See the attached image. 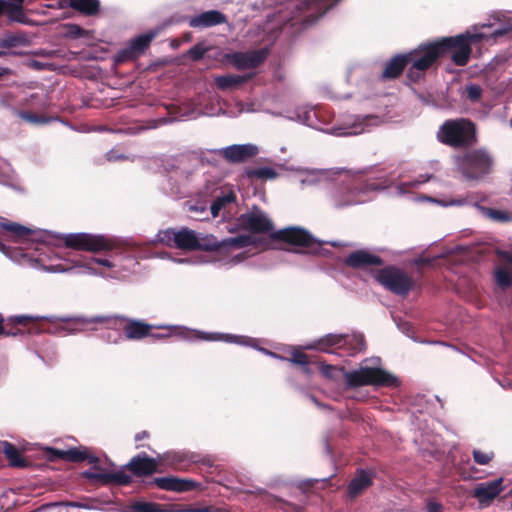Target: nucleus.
Listing matches in <instances>:
<instances>
[{
    "mask_svg": "<svg viewBox=\"0 0 512 512\" xmlns=\"http://www.w3.org/2000/svg\"><path fill=\"white\" fill-rule=\"evenodd\" d=\"M512 38V12H495L487 23L475 25L464 33L439 39L442 55L451 52L452 61L458 66L468 63L471 44L495 43L499 39Z\"/></svg>",
    "mask_w": 512,
    "mask_h": 512,
    "instance_id": "1",
    "label": "nucleus"
},
{
    "mask_svg": "<svg viewBox=\"0 0 512 512\" xmlns=\"http://www.w3.org/2000/svg\"><path fill=\"white\" fill-rule=\"evenodd\" d=\"M254 242L251 235H238L219 242L210 234L197 233L188 228L160 230L152 240V243H161L182 250H217L219 254L231 248L248 247Z\"/></svg>",
    "mask_w": 512,
    "mask_h": 512,
    "instance_id": "2",
    "label": "nucleus"
},
{
    "mask_svg": "<svg viewBox=\"0 0 512 512\" xmlns=\"http://www.w3.org/2000/svg\"><path fill=\"white\" fill-rule=\"evenodd\" d=\"M378 186L361 181L358 177L343 174L342 169H334L332 180L324 191L325 203L332 209H344L368 201V193Z\"/></svg>",
    "mask_w": 512,
    "mask_h": 512,
    "instance_id": "3",
    "label": "nucleus"
},
{
    "mask_svg": "<svg viewBox=\"0 0 512 512\" xmlns=\"http://www.w3.org/2000/svg\"><path fill=\"white\" fill-rule=\"evenodd\" d=\"M381 360L378 357L365 359L358 369L345 371L333 365H321V373L331 379H336L341 374L344 378L347 389L357 388L361 386H384L397 387L399 379L380 367Z\"/></svg>",
    "mask_w": 512,
    "mask_h": 512,
    "instance_id": "4",
    "label": "nucleus"
},
{
    "mask_svg": "<svg viewBox=\"0 0 512 512\" xmlns=\"http://www.w3.org/2000/svg\"><path fill=\"white\" fill-rule=\"evenodd\" d=\"M116 317L110 316H95L91 318H59L56 316H33V315H18L10 317L9 321L25 325L28 321H48L52 327L48 329L49 332L65 336L68 334H76L85 330V326L91 323H112L116 321Z\"/></svg>",
    "mask_w": 512,
    "mask_h": 512,
    "instance_id": "5",
    "label": "nucleus"
},
{
    "mask_svg": "<svg viewBox=\"0 0 512 512\" xmlns=\"http://www.w3.org/2000/svg\"><path fill=\"white\" fill-rule=\"evenodd\" d=\"M307 349H317L319 351L338 354L339 356H352L361 352L365 348V340L361 334H327L313 344L307 345Z\"/></svg>",
    "mask_w": 512,
    "mask_h": 512,
    "instance_id": "6",
    "label": "nucleus"
},
{
    "mask_svg": "<svg viewBox=\"0 0 512 512\" xmlns=\"http://www.w3.org/2000/svg\"><path fill=\"white\" fill-rule=\"evenodd\" d=\"M462 175L469 180H478L493 171L494 156L486 148H477L456 157Z\"/></svg>",
    "mask_w": 512,
    "mask_h": 512,
    "instance_id": "7",
    "label": "nucleus"
},
{
    "mask_svg": "<svg viewBox=\"0 0 512 512\" xmlns=\"http://www.w3.org/2000/svg\"><path fill=\"white\" fill-rule=\"evenodd\" d=\"M437 137L440 142L454 148L472 145L475 127L466 119L447 120L441 125Z\"/></svg>",
    "mask_w": 512,
    "mask_h": 512,
    "instance_id": "8",
    "label": "nucleus"
},
{
    "mask_svg": "<svg viewBox=\"0 0 512 512\" xmlns=\"http://www.w3.org/2000/svg\"><path fill=\"white\" fill-rule=\"evenodd\" d=\"M60 239L68 248L92 253L112 251L117 247L116 238L104 234L68 233L60 235Z\"/></svg>",
    "mask_w": 512,
    "mask_h": 512,
    "instance_id": "9",
    "label": "nucleus"
},
{
    "mask_svg": "<svg viewBox=\"0 0 512 512\" xmlns=\"http://www.w3.org/2000/svg\"><path fill=\"white\" fill-rule=\"evenodd\" d=\"M441 56L442 50L439 40L420 45L417 49L408 52L407 57L409 64H411L408 77L411 80H417Z\"/></svg>",
    "mask_w": 512,
    "mask_h": 512,
    "instance_id": "10",
    "label": "nucleus"
},
{
    "mask_svg": "<svg viewBox=\"0 0 512 512\" xmlns=\"http://www.w3.org/2000/svg\"><path fill=\"white\" fill-rule=\"evenodd\" d=\"M382 119L377 115H344L329 133L336 136H353L369 132L379 126Z\"/></svg>",
    "mask_w": 512,
    "mask_h": 512,
    "instance_id": "11",
    "label": "nucleus"
},
{
    "mask_svg": "<svg viewBox=\"0 0 512 512\" xmlns=\"http://www.w3.org/2000/svg\"><path fill=\"white\" fill-rule=\"evenodd\" d=\"M374 277L384 288L396 295L405 296L414 286L413 279L404 270L395 266L378 270Z\"/></svg>",
    "mask_w": 512,
    "mask_h": 512,
    "instance_id": "12",
    "label": "nucleus"
},
{
    "mask_svg": "<svg viewBox=\"0 0 512 512\" xmlns=\"http://www.w3.org/2000/svg\"><path fill=\"white\" fill-rule=\"evenodd\" d=\"M0 228L3 237L13 243L25 244L46 240L48 232L40 229H32L17 222L0 217Z\"/></svg>",
    "mask_w": 512,
    "mask_h": 512,
    "instance_id": "13",
    "label": "nucleus"
},
{
    "mask_svg": "<svg viewBox=\"0 0 512 512\" xmlns=\"http://www.w3.org/2000/svg\"><path fill=\"white\" fill-rule=\"evenodd\" d=\"M275 237L294 246V251L297 253H317L322 245L307 230L299 227L282 229L275 234Z\"/></svg>",
    "mask_w": 512,
    "mask_h": 512,
    "instance_id": "14",
    "label": "nucleus"
},
{
    "mask_svg": "<svg viewBox=\"0 0 512 512\" xmlns=\"http://www.w3.org/2000/svg\"><path fill=\"white\" fill-rule=\"evenodd\" d=\"M125 320V318H123ZM152 329H177L179 330L178 335L183 339L190 340V333L195 334V338L197 339L196 330H190L186 327L182 326H174V325H151L147 324L140 320L135 319H126V324L123 327V333L125 338L129 340H141L150 335Z\"/></svg>",
    "mask_w": 512,
    "mask_h": 512,
    "instance_id": "15",
    "label": "nucleus"
},
{
    "mask_svg": "<svg viewBox=\"0 0 512 512\" xmlns=\"http://www.w3.org/2000/svg\"><path fill=\"white\" fill-rule=\"evenodd\" d=\"M197 333V339L204 340V341H211V342H225V343H231V344H237L241 346H250L253 347L265 355H268L275 359L285 360V357L280 356L274 352H271L265 348H259L256 345V339L249 338L246 336H240L235 334H229V333H219V332H202V331H195Z\"/></svg>",
    "mask_w": 512,
    "mask_h": 512,
    "instance_id": "16",
    "label": "nucleus"
},
{
    "mask_svg": "<svg viewBox=\"0 0 512 512\" xmlns=\"http://www.w3.org/2000/svg\"><path fill=\"white\" fill-rule=\"evenodd\" d=\"M197 333V339L204 340V341H211V342H225V343H231V344H237L241 346H250L253 347L265 355H268L275 359L285 360V357L280 356L274 352H271L265 348H259L256 345V339L249 338L246 336H240L235 334H229V333H219V332H202V331H195Z\"/></svg>",
    "mask_w": 512,
    "mask_h": 512,
    "instance_id": "17",
    "label": "nucleus"
},
{
    "mask_svg": "<svg viewBox=\"0 0 512 512\" xmlns=\"http://www.w3.org/2000/svg\"><path fill=\"white\" fill-rule=\"evenodd\" d=\"M197 333V339L204 340V341H211V342H225V343H231V344H237L241 346H250L253 347L265 355H268L275 359L285 360V357L280 356L274 352H271L265 348H259L256 345V339L249 338L246 336H240L235 334H229V333H219V332H202V331H195Z\"/></svg>",
    "mask_w": 512,
    "mask_h": 512,
    "instance_id": "18",
    "label": "nucleus"
},
{
    "mask_svg": "<svg viewBox=\"0 0 512 512\" xmlns=\"http://www.w3.org/2000/svg\"><path fill=\"white\" fill-rule=\"evenodd\" d=\"M297 173V181L300 188L321 187L324 190L332 180L334 169L296 168L292 169Z\"/></svg>",
    "mask_w": 512,
    "mask_h": 512,
    "instance_id": "19",
    "label": "nucleus"
},
{
    "mask_svg": "<svg viewBox=\"0 0 512 512\" xmlns=\"http://www.w3.org/2000/svg\"><path fill=\"white\" fill-rule=\"evenodd\" d=\"M269 54V47L246 52H233L225 55V59L239 70L251 69L265 61Z\"/></svg>",
    "mask_w": 512,
    "mask_h": 512,
    "instance_id": "20",
    "label": "nucleus"
},
{
    "mask_svg": "<svg viewBox=\"0 0 512 512\" xmlns=\"http://www.w3.org/2000/svg\"><path fill=\"white\" fill-rule=\"evenodd\" d=\"M504 478L499 477L493 481L478 483L472 490L471 496L478 502L479 508L489 507L493 501L504 491Z\"/></svg>",
    "mask_w": 512,
    "mask_h": 512,
    "instance_id": "21",
    "label": "nucleus"
},
{
    "mask_svg": "<svg viewBox=\"0 0 512 512\" xmlns=\"http://www.w3.org/2000/svg\"><path fill=\"white\" fill-rule=\"evenodd\" d=\"M157 31H149L133 38L129 44L118 51L116 60L126 62L139 57L149 47L151 41L156 37Z\"/></svg>",
    "mask_w": 512,
    "mask_h": 512,
    "instance_id": "22",
    "label": "nucleus"
},
{
    "mask_svg": "<svg viewBox=\"0 0 512 512\" xmlns=\"http://www.w3.org/2000/svg\"><path fill=\"white\" fill-rule=\"evenodd\" d=\"M273 116L283 117L289 121L303 125L317 127V113L309 105H299L294 108H285L280 112H271Z\"/></svg>",
    "mask_w": 512,
    "mask_h": 512,
    "instance_id": "23",
    "label": "nucleus"
},
{
    "mask_svg": "<svg viewBox=\"0 0 512 512\" xmlns=\"http://www.w3.org/2000/svg\"><path fill=\"white\" fill-rule=\"evenodd\" d=\"M217 152L230 163L244 162L259 153L256 145L251 143L233 144L217 150Z\"/></svg>",
    "mask_w": 512,
    "mask_h": 512,
    "instance_id": "24",
    "label": "nucleus"
},
{
    "mask_svg": "<svg viewBox=\"0 0 512 512\" xmlns=\"http://www.w3.org/2000/svg\"><path fill=\"white\" fill-rule=\"evenodd\" d=\"M345 264L354 269L366 270L372 266H381L383 261L378 255L360 249L350 253L345 259Z\"/></svg>",
    "mask_w": 512,
    "mask_h": 512,
    "instance_id": "25",
    "label": "nucleus"
},
{
    "mask_svg": "<svg viewBox=\"0 0 512 512\" xmlns=\"http://www.w3.org/2000/svg\"><path fill=\"white\" fill-rule=\"evenodd\" d=\"M241 223L249 230L257 233L270 232L273 229L272 221L264 212L258 209L242 215Z\"/></svg>",
    "mask_w": 512,
    "mask_h": 512,
    "instance_id": "26",
    "label": "nucleus"
},
{
    "mask_svg": "<svg viewBox=\"0 0 512 512\" xmlns=\"http://www.w3.org/2000/svg\"><path fill=\"white\" fill-rule=\"evenodd\" d=\"M225 23H227V17L218 10L205 11L190 17L188 20L190 27L199 29L209 28Z\"/></svg>",
    "mask_w": 512,
    "mask_h": 512,
    "instance_id": "27",
    "label": "nucleus"
},
{
    "mask_svg": "<svg viewBox=\"0 0 512 512\" xmlns=\"http://www.w3.org/2000/svg\"><path fill=\"white\" fill-rule=\"evenodd\" d=\"M82 475L88 480H98L103 485L112 483L119 485H127L132 480L131 476L128 475L123 469L109 473L84 471Z\"/></svg>",
    "mask_w": 512,
    "mask_h": 512,
    "instance_id": "28",
    "label": "nucleus"
},
{
    "mask_svg": "<svg viewBox=\"0 0 512 512\" xmlns=\"http://www.w3.org/2000/svg\"><path fill=\"white\" fill-rule=\"evenodd\" d=\"M156 486L162 490L173 492H187L196 487V483L184 478L178 477H157L153 480Z\"/></svg>",
    "mask_w": 512,
    "mask_h": 512,
    "instance_id": "29",
    "label": "nucleus"
},
{
    "mask_svg": "<svg viewBox=\"0 0 512 512\" xmlns=\"http://www.w3.org/2000/svg\"><path fill=\"white\" fill-rule=\"evenodd\" d=\"M270 20H267L264 24H253L245 34L246 42L252 45H258L265 42L272 43L275 36L271 34Z\"/></svg>",
    "mask_w": 512,
    "mask_h": 512,
    "instance_id": "30",
    "label": "nucleus"
},
{
    "mask_svg": "<svg viewBox=\"0 0 512 512\" xmlns=\"http://www.w3.org/2000/svg\"><path fill=\"white\" fill-rule=\"evenodd\" d=\"M157 460L149 458L145 453L133 457L127 467L137 476L151 475L157 470Z\"/></svg>",
    "mask_w": 512,
    "mask_h": 512,
    "instance_id": "31",
    "label": "nucleus"
},
{
    "mask_svg": "<svg viewBox=\"0 0 512 512\" xmlns=\"http://www.w3.org/2000/svg\"><path fill=\"white\" fill-rule=\"evenodd\" d=\"M408 64H409V61H408L407 53L397 55L387 62L385 69L383 70L381 76L386 79H394L402 73L403 69Z\"/></svg>",
    "mask_w": 512,
    "mask_h": 512,
    "instance_id": "32",
    "label": "nucleus"
},
{
    "mask_svg": "<svg viewBox=\"0 0 512 512\" xmlns=\"http://www.w3.org/2000/svg\"><path fill=\"white\" fill-rule=\"evenodd\" d=\"M120 512H172V506L163 509L161 505L154 502L134 501Z\"/></svg>",
    "mask_w": 512,
    "mask_h": 512,
    "instance_id": "33",
    "label": "nucleus"
},
{
    "mask_svg": "<svg viewBox=\"0 0 512 512\" xmlns=\"http://www.w3.org/2000/svg\"><path fill=\"white\" fill-rule=\"evenodd\" d=\"M371 485V476L366 471H360L355 478H353L349 484V495L356 497L368 486Z\"/></svg>",
    "mask_w": 512,
    "mask_h": 512,
    "instance_id": "34",
    "label": "nucleus"
},
{
    "mask_svg": "<svg viewBox=\"0 0 512 512\" xmlns=\"http://www.w3.org/2000/svg\"><path fill=\"white\" fill-rule=\"evenodd\" d=\"M431 176L427 174H421L413 180L402 181L395 186L396 193L398 195H405L410 191L419 188L421 185L427 183Z\"/></svg>",
    "mask_w": 512,
    "mask_h": 512,
    "instance_id": "35",
    "label": "nucleus"
},
{
    "mask_svg": "<svg viewBox=\"0 0 512 512\" xmlns=\"http://www.w3.org/2000/svg\"><path fill=\"white\" fill-rule=\"evenodd\" d=\"M69 6L85 15H94L100 7L99 0H68Z\"/></svg>",
    "mask_w": 512,
    "mask_h": 512,
    "instance_id": "36",
    "label": "nucleus"
},
{
    "mask_svg": "<svg viewBox=\"0 0 512 512\" xmlns=\"http://www.w3.org/2000/svg\"><path fill=\"white\" fill-rule=\"evenodd\" d=\"M247 79L246 76L241 75H221L215 77V84L221 90H228L246 82Z\"/></svg>",
    "mask_w": 512,
    "mask_h": 512,
    "instance_id": "37",
    "label": "nucleus"
},
{
    "mask_svg": "<svg viewBox=\"0 0 512 512\" xmlns=\"http://www.w3.org/2000/svg\"><path fill=\"white\" fill-rule=\"evenodd\" d=\"M0 251L5 256H7L9 259H11L12 261L17 262L19 264H25V263L31 261V258H29L21 250H19L17 248H11L10 246H7L5 243H3L1 240H0Z\"/></svg>",
    "mask_w": 512,
    "mask_h": 512,
    "instance_id": "38",
    "label": "nucleus"
},
{
    "mask_svg": "<svg viewBox=\"0 0 512 512\" xmlns=\"http://www.w3.org/2000/svg\"><path fill=\"white\" fill-rule=\"evenodd\" d=\"M5 13L7 14L8 19L12 22L22 24L27 22V16L23 11L22 5L19 3L7 2Z\"/></svg>",
    "mask_w": 512,
    "mask_h": 512,
    "instance_id": "39",
    "label": "nucleus"
},
{
    "mask_svg": "<svg viewBox=\"0 0 512 512\" xmlns=\"http://www.w3.org/2000/svg\"><path fill=\"white\" fill-rule=\"evenodd\" d=\"M246 175L251 179L273 180L278 177V173L272 167H260L256 169H247Z\"/></svg>",
    "mask_w": 512,
    "mask_h": 512,
    "instance_id": "40",
    "label": "nucleus"
},
{
    "mask_svg": "<svg viewBox=\"0 0 512 512\" xmlns=\"http://www.w3.org/2000/svg\"><path fill=\"white\" fill-rule=\"evenodd\" d=\"M26 41V36L23 33H6L1 39H0V48H13L18 45L23 44Z\"/></svg>",
    "mask_w": 512,
    "mask_h": 512,
    "instance_id": "41",
    "label": "nucleus"
},
{
    "mask_svg": "<svg viewBox=\"0 0 512 512\" xmlns=\"http://www.w3.org/2000/svg\"><path fill=\"white\" fill-rule=\"evenodd\" d=\"M2 445L3 452L10 461V464L15 467H22L24 465V461L21 459L15 446L9 442H3Z\"/></svg>",
    "mask_w": 512,
    "mask_h": 512,
    "instance_id": "42",
    "label": "nucleus"
},
{
    "mask_svg": "<svg viewBox=\"0 0 512 512\" xmlns=\"http://www.w3.org/2000/svg\"><path fill=\"white\" fill-rule=\"evenodd\" d=\"M421 200H425V201H429V202H432V203H436L442 207H450V206H465V205H468L470 202L468 201L467 198H455V199H451L449 201L447 200H443V199H439V198H434V197H429V196H422L420 198Z\"/></svg>",
    "mask_w": 512,
    "mask_h": 512,
    "instance_id": "43",
    "label": "nucleus"
},
{
    "mask_svg": "<svg viewBox=\"0 0 512 512\" xmlns=\"http://www.w3.org/2000/svg\"><path fill=\"white\" fill-rule=\"evenodd\" d=\"M494 279L496 284L502 289L512 286V273L504 268H497L495 270Z\"/></svg>",
    "mask_w": 512,
    "mask_h": 512,
    "instance_id": "44",
    "label": "nucleus"
},
{
    "mask_svg": "<svg viewBox=\"0 0 512 512\" xmlns=\"http://www.w3.org/2000/svg\"><path fill=\"white\" fill-rule=\"evenodd\" d=\"M475 206L479 210H481L485 216L489 217L492 220L505 222L510 219V216L508 215V213H506L502 210L485 208V207L478 205L477 203H475Z\"/></svg>",
    "mask_w": 512,
    "mask_h": 512,
    "instance_id": "45",
    "label": "nucleus"
},
{
    "mask_svg": "<svg viewBox=\"0 0 512 512\" xmlns=\"http://www.w3.org/2000/svg\"><path fill=\"white\" fill-rule=\"evenodd\" d=\"M473 460L478 465H487L489 464L493 458L494 453L492 451H482L479 449H474L472 451Z\"/></svg>",
    "mask_w": 512,
    "mask_h": 512,
    "instance_id": "46",
    "label": "nucleus"
},
{
    "mask_svg": "<svg viewBox=\"0 0 512 512\" xmlns=\"http://www.w3.org/2000/svg\"><path fill=\"white\" fill-rule=\"evenodd\" d=\"M464 95L471 102H477L481 99L482 88L477 84H473V83L468 84L465 87Z\"/></svg>",
    "mask_w": 512,
    "mask_h": 512,
    "instance_id": "47",
    "label": "nucleus"
},
{
    "mask_svg": "<svg viewBox=\"0 0 512 512\" xmlns=\"http://www.w3.org/2000/svg\"><path fill=\"white\" fill-rule=\"evenodd\" d=\"M284 361H289V362H291L293 364H297V365L302 366L303 371L305 373H309V371H310V369L308 367L307 356L304 353H302V352L293 351L292 357L291 358H285Z\"/></svg>",
    "mask_w": 512,
    "mask_h": 512,
    "instance_id": "48",
    "label": "nucleus"
},
{
    "mask_svg": "<svg viewBox=\"0 0 512 512\" xmlns=\"http://www.w3.org/2000/svg\"><path fill=\"white\" fill-rule=\"evenodd\" d=\"M86 447H74L67 449V461L81 462L85 460Z\"/></svg>",
    "mask_w": 512,
    "mask_h": 512,
    "instance_id": "49",
    "label": "nucleus"
},
{
    "mask_svg": "<svg viewBox=\"0 0 512 512\" xmlns=\"http://www.w3.org/2000/svg\"><path fill=\"white\" fill-rule=\"evenodd\" d=\"M14 180V173L11 169L10 165L7 163H3L0 165V183L4 185H9Z\"/></svg>",
    "mask_w": 512,
    "mask_h": 512,
    "instance_id": "50",
    "label": "nucleus"
},
{
    "mask_svg": "<svg viewBox=\"0 0 512 512\" xmlns=\"http://www.w3.org/2000/svg\"><path fill=\"white\" fill-rule=\"evenodd\" d=\"M56 505H62L66 507H72V508H80L85 510H95L96 506L92 504L91 501H85V502H78V501H66V502H60Z\"/></svg>",
    "mask_w": 512,
    "mask_h": 512,
    "instance_id": "51",
    "label": "nucleus"
},
{
    "mask_svg": "<svg viewBox=\"0 0 512 512\" xmlns=\"http://www.w3.org/2000/svg\"><path fill=\"white\" fill-rule=\"evenodd\" d=\"M172 260L178 264H204L211 262V260L205 256H196L191 258H173Z\"/></svg>",
    "mask_w": 512,
    "mask_h": 512,
    "instance_id": "52",
    "label": "nucleus"
},
{
    "mask_svg": "<svg viewBox=\"0 0 512 512\" xmlns=\"http://www.w3.org/2000/svg\"><path fill=\"white\" fill-rule=\"evenodd\" d=\"M206 52H207V48H205L201 44H196L188 50L187 55L192 60L197 61V60H200L201 58H203V56L205 55Z\"/></svg>",
    "mask_w": 512,
    "mask_h": 512,
    "instance_id": "53",
    "label": "nucleus"
},
{
    "mask_svg": "<svg viewBox=\"0 0 512 512\" xmlns=\"http://www.w3.org/2000/svg\"><path fill=\"white\" fill-rule=\"evenodd\" d=\"M245 259L244 254L238 253L235 255H230L229 257H225L223 259H218L219 262H221V265L231 267L233 265H236L238 263H241Z\"/></svg>",
    "mask_w": 512,
    "mask_h": 512,
    "instance_id": "54",
    "label": "nucleus"
},
{
    "mask_svg": "<svg viewBox=\"0 0 512 512\" xmlns=\"http://www.w3.org/2000/svg\"><path fill=\"white\" fill-rule=\"evenodd\" d=\"M20 117L25 121L33 124H45L48 122V119H46L45 117L37 116L26 112H21Z\"/></svg>",
    "mask_w": 512,
    "mask_h": 512,
    "instance_id": "55",
    "label": "nucleus"
},
{
    "mask_svg": "<svg viewBox=\"0 0 512 512\" xmlns=\"http://www.w3.org/2000/svg\"><path fill=\"white\" fill-rule=\"evenodd\" d=\"M106 158L108 161L114 162V161L127 160V159H129V156H127L123 153H120L116 149H111L110 151H108L106 153Z\"/></svg>",
    "mask_w": 512,
    "mask_h": 512,
    "instance_id": "56",
    "label": "nucleus"
},
{
    "mask_svg": "<svg viewBox=\"0 0 512 512\" xmlns=\"http://www.w3.org/2000/svg\"><path fill=\"white\" fill-rule=\"evenodd\" d=\"M90 261L92 263H95V264H98V265H101V266H104V267H107L109 269H113L116 267V264L108 259V258H101V257H91L90 258Z\"/></svg>",
    "mask_w": 512,
    "mask_h": 512,
    "instance_id": "57",
    "label": "nucleus"
},
{
    "mask_svg": "<svg viewBox=\"0 0 512 512\" xmlns=\"http://www.w3.org/2000/svg\"><path fill=\"white\" fill-rule=\"evenodd\" d=\"M172 512H210V507L191 508L172 506Z\"/></svg>",
    "mask_w": 512,
    "mask_h": 512,
    "instance_id": "58",
    "label": "nucleus"
},
{
    "mask_svg": "<svg viewBox=\"0 0 512 512\" xmlns=\"http://www.w3.org/2000/svg\"><path fill=\"white\" fill-rule=\"evenodd\" d=\"M442 257L441 255H438V256H435L433 258H430V257H424V256H421L417 259L414 260V263L418 266H421V265H429L431 264L435 259H438Z\"/></svg>",
    "mask_w": 512,
    "mask_h": 512,
    "instance_id": "59",
    "label": "nucleus"
},
{
    "mask_svg": "<svg viewBox=\"0 0 512 512\" xmlns=\"http://www.w3.org/2000/svg\"><path fill=\"white\" fill-rule=\"evenodd\" d=\"M223 204L220 203L217 199L213 201V203L210 206V212L213 217H217L219 215L220 210L223 208Z\"/></svg>",
    "mask_w": 512,
    "mask_h": 512,
    "instance_id": "60",
    "label": "nucleus"
},
{
    "mask_svg": "<svg viewBox=\"0 0 512 512\" xmlns=\"http://www.w3.org/2000/svg\"><path fill=\"white\" fill-rule=\"evenodd\" d=\"M426 508L428 512H441L442 505L438 502L430 500L427 502Z\"/></svg>",
    "mask_w": 512,
    "mask_h": 512,
    "instance_id": "61",
    "label": "nucleus"
},
{
    "mask_svg": "<svg viewBox=\"0 0 512 512\" xmlns=\"http://www.w3.org/2000/svg\"><path fill=\"white\" fill-rule=\"evenodd\" d=\"M217 200L220 201V203H222L223 206H225L226 204L235 201V195L233 193H228L226 195L218 197Z\"/></svg>",
    "mask_w": 512,
    "mask_h": 512,
    "instance_id": "62",
    "label": "nucleus"
},
{
    "mask_svg": "<svg viewBox=\"0 0 512 512\" xmlns=\"http://www.w3.org/2000/svg\"><path fill=\"white\" fill-rule=\"evenodd\" d=\"M85 460H87L90 464H93L95 467L99 462V458L91 454L88 448L85 450Z\"/></svg>",
    "mask_w": 512,
    "mask_h": 512,
    "instance_id": "63",
    "label": "nucleus"
},
{
    "mask_svg": "<svg viewBox=\"0 0 512 512\" xmlns=\"http://www.w3.org/2000/svg\"><path fill=\"white\" fill-rule=\"evenodd\" d=\"M51 451L57 458L67 460V450L51 449Z\"/></svg>",
    "mask_w": 512,
    "mask_h": 512,
    "instance_id": "64",
    "label": "nucleus"
}]
</instances>
